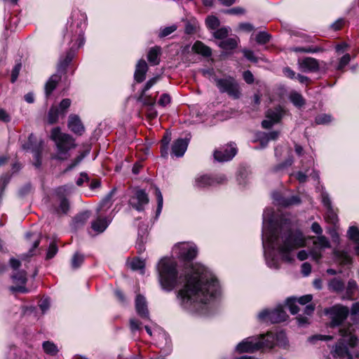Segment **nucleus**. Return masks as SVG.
<instances>
[{
    "label": "nucleus",
    "instance_id": "obj_1",
    "mask_svg": "<svg viewBox=\"0 0 359 359\" xmlns=\"http://www.w3.org/2000/svg\"><path fill=\"white\" fill-rule=\"evenodd\" d=\"M160 285L164 291L171 292L182 286L177 292L182 309L201 316L210 314V304L220 295L221 287L215 276L201 264H191L184 273H179L177 262L169 257L158 263Z\"/></svg>",
    "mask_w": 359,
    "mask_h": 359
},
{
    "label": "nucleus",
    "instance_id": "obj_2",
    "mask_svg": "<svg viewBox=\"0 0 359 359\" xmlns=\"http://www.w3.org/2000/svg\"><path fill=\"white\" fill-rule=\"evenodd\" d=\"M262 239L266 263L274 269L280 267V259L287 263L292 262V252L306 245L302 231L294 229L288 218L276 219L272 208L264 210Z\"/></svg>",
    "mask_w": 359,
    "mask_h": 359
},
{
    "label": "nucleus",
    "instance_id": "obj_3",
    "mask_svg": "<svg viewBox=\"0 0 359 359\" xmlns=\"http://www.w3.org/2000/svg\"><path fill=\"white\" fill-rule=\"evenodd\" d=\"M87 15L79 10H74L68 20L64 39L70 46L65 56H61L57 73H65L66 68L74 58L76 51L85 43L84 31L86 27Z\"/></svg>",
    "mask_w": 359,
    "mask_h": 359
},
{
    "label": "nucleus",
    "instance_id": "obj_4",
    "mask_svg": "<svg viewBox=\"0 0 359 359\" xmlns=\"http://www.w3.org/2000/svg\"><path fill=\"white\" fill-rule=\"evenodd\" d=\"M351 318L353 321V325H342L339 327V339L332 351L335 358L353 359V356L348 352V346L354 347L358 341L355 332V328L359 327V302L353 304Z\"/></svg>",
    "mask_w": 359,
    "mask_h": 359
},
{
    "label": "nucleus",
    "instance_id": "obj_5",
    "mask_svg": "<svg viewBox=\"0 0 359 359\" xmlns=\"http://www.w3.org/2000/svg\"><path fill=\"white\" fill-rule=\"evenodd\" d=\"M50 139L55 142L57 147L53 158L62 161L67 159L69 150L76 146L74 139L70 135L62 133L58 127L51 130Z\"/></svg>",
    "mask_w": 359,
    "mask_h": 359
},
{
    "label": "nucleus",
    "instance_id": "obj_6",
    "mask_svg": "<svg viewBox=\"0 0 359 359\" xmlns=\"http://www.w3.org/2000/svg\"><path fill=\"white\" fill-rule=\"evenodd\" d=\"M274 337L269 334L266 338L264 335L252 336L244 339L236 347L238 353H252L262 348L273 347Z\"/></svg>",
    "mask_w": 359,
    "mask_h": 359
},
{
    "label": "nucleus",
    "instance_id": "obj_7",
    "mask_svg": "<svg viewBox=\"0 0 359 359\" xmlns=\"http://www.w3.org/2000/svg\"><path fill=\"white\" fill-rule=\"evenodd\" d=\"M311 231L318 235L313 241V247L310 250L312 259L318 262L322 257V250L330 248V243L327 237L322 235L323 229L318 222L311 224Z\"/></svg>",
    "mask_w": 359,
    "mask_h": 359
},
{
    "label": "nucleus",
    "instance_id": "obj_8",
    "mask_svg": "<svg viewBox=\"0 0 359 359\" xmlns=\"http://www.w3.org/2000/svg\"><path fill=\"white\" fill-rule=\"evenodd\" d=\"M213 79L221 93H226L233 99H238L241 97L240 86L234 77L231 76H225L223 78L214 76Z\"/></svg>",
    "mask_w": 359,
    "mask_h": 359
},
{
    "label": "nucleus",
    "instance_id": "obj_9",
    "mask_svg": "<svg viewBox=\"0 0 359 359\" xmlns=\"http://www.w3.org/2000/svg\"><path fill=\"white\" fill-rule=\"evenodd\" d=\"M351 247L348 245L345 249H334L332 251V262L337 266L340 267L339 270L334 269H327L326 272L327 274L334 276L337 273H341V268L344 266H348L352 264V258L349 255Z\"/></svg>",
    "mask_w": 359,
    "mask_h": 359
},
{
    "label": "nucleus",
    "instance_id": "obj_10",
    "mask_svg": "<svg viewBox=\"0 0 359 359\" xmlns=\"http://www.w3.org/2000/svg\"><path fill=\"white\" fill-rule=\"evenodd\" d=\"M227 178L224 174L201 175L195 177L194 187L197 189H205L226 183Z\"/></svg>",
    "mask_w": 359,
    "mask_h": 359
},
{
    "label": "nucleus",
    "instance_id": "obj_11",
    "mask_svg": "<svg viewBox=\"0 0 359 359\" xmlns=\"http://www.w3.org/2000/svg\"><path fill=\"white\" fill-rule=\"evenodd\" d=\"M173 253L180 259L189 262L194 259L198 254V248L193 243H179L172 248Z\"/></svg>",
    "mask_w": 359,
    "mask_h": 359
},
{
    "label": "nucleus",
    "instance_id": "obj_12",
    "mask_svg": "<svg viewBox=\"0 0 359 359\" xmlns=\"http://www.w3.org/2000/svg\"><path fill=\"white\" fill-rule=\"evenodd\" d=\"M257 318L262 322L279 323L285 321L288 316L282 306H278L271 311L269 309L262 310L257 315Z\"/></svg>",
    "mask_w": 359,
    "mask_h": 359
},
{
    "label": "nucleus",
    "instance_id": "obj_13",
    "mask_svg": "<svg viewBox=\"0 0 359 359\" xmlns=\"http://www.w3.org/2000/svg\"><path fill=\"white\" fill-rule=\"evenodd\" d=\"M325 312L330 316L331 319L330 327L334 328L341 325V323L348 316L349 310L346 306H334L331 308L326 309Z\"/></svg>",
    "mask_w": 359,
    "mask_h": 359
},
{
    "label": "nucleus",
    "instance_id": "obj_14",
    "mask_svg": "<svg viewBox=\"0 0 359 359\" xmlns=\"http://www.w3.org/2000/svg\"><path fill=\"white\" fill-rule=\"evenodd\" d=\"M43 141L40 140L39 142L36 137L34 134H30L28 137V142L22 145L25 150H30L34 154V165L36 168H40L41 165V154L43 149Z\"/></svg>",
    "mask_w": 359,
    "mask_h": 359
},
{
    "label": "nucleus",
    "instance_id": "obj_15",
    "mask_svg": "<svg viewBox=\"0 0 359 359\" xmlns=\"http://www.w3.org/2000/svg\"><path fill=\"white\" fill-rule=\"evenodd\" d=\"M148 203V195L143 189L135 190L128 201L129 205L138 212L143 211Z\"/></svg>",
    "mask_w": 359,
    "mask_h": 359
},
{
    "label": "nucleus",
    "instance_id": "obj_16",
    "mask_svg": "<svg viewBox=\"0 0 359 359\" xmlns=\"http://www.w3.org/2000/svg\"><path fill=\"white\" fill-rule=\"evenodd\" d=\"M237 149L235 144H226L219 147L214 151V158L218 162L231 160L236 154Z\"/></svg>",
    "mask_w": 359,
    "mask_h": 359
},
{
    "label": "nucleus",
    "instance_id": "obj_17",
    "mask_svg": "<svg viewBox=\"0 0 359 359\" xmlns=\"http://www.w3.org/2000/svg\"><path fill=\"white\" fill-rule=\"evenodd\" d=\"M113 212L114 210H111L108 215H98L97 219L91 223L93 231L98 233L104 232L113 219L114 216Z\"/></svg>",
    "mask_w": 359,
    "mask_h": 359
},
{
    "label": "nucleus",
    "instance_id": "obj_18",
    "mask_svg": "<svg viewBox=\"0 0 359 359\" xmlns=\"http://www.w3.org/2000/svg\"><path fill=\"white\" fill-rule=\"evenodd\" d=\"M158 347L164 355H168L172 351V344L170 337L164 331H159L156 336Z\"/></svg>",
    "mask_w": 359,
    "mask_h": 359
},
{
    "label": "nucleus",
    "instance_id": "obj_19",
    "mask_svg": "<svg viewBox=\"0 0 359 359\" xmlns=\"http://www.w3.org/2000/svg\"><path fill=\"white\" fill-rule=\"evenodd\" d=\"M11 278L14 283L20 285L19 286H11L9 289L11 292H27V290L24 286L27 281V273L25 271L22 270L17 271L13 275H12Z\"/></svg>",
    "mask_w": 359,
    "mask_h": 359
},
{
    "label": "nucleus",
    "instance_id": "obj_20",
    "mask_svg": "<svg viewBox=\"0 0 359 359\" xmlns=\"http://www.w3.org/2000/svg\"><path fill=\"white\" fill-rule=\"evenodd\" d=\"M191 135L189 134L185 138L176 140L172 145V154L176 157H182L187 149Z\"/></svg>",
    "mask_w": 359,
    "mask_h": 359
},
{
    "label": "nucleus",
    "instance_id": "obj_21",
    "mask_svg": "<svg viewBox=\"0 0 359 359\" xmlns=\"http://www.w3.org/2000/svg\"><path fill=\"white\" fill-rule=\"evenodd\" d=\"M274 203L280 206L287 207L292 205H297L301 203L300 198L298 196H292L290 197H283L278 192H274L272 194Z\"/></svg>",
    "mask_w": 359,
    "mask_h": 359
},
{
    "label": "nucleus",
    "instance_id": "obj_22",
    "mask_svg": "<svg viewBox=\"0 0 359 359\" xmlns=\"http://www.w3.org/2000/svg\"><path fill=\"white\" fill-rule=\"evenodd\" d=\"M299 67L304 72H316L319 69L318 61L313 57H305L298 60Z\"/></svg>",
    "mask_w": 359,
    "mask_h": 359
},
{
    "label": "nucleus",
    "instance_id": "obj_23",
    "mask_svg": "<svg viewBox=\"0 0 359 359\" xmlns=\"http://www.w3.org/2000/svg\"><path fill=\"white\" fill-rule=\"evenodd\" d=\"M116 189H111L109 194L102 200L99 206L97 208V212L98 215H108L107 214L109 210L111 208L113 205V196L116 193Z\"/></svg>",
    "mask_w": 359,
    "mask_h": 359
},
{
    "label": "nucleus",
    "instance_id": "obj_24",
    "mask_svg": "<svg viewBox=\"0 0 359 359\" xmlns=\"http://www.w3.org/2000/svg\"><path fill=\"white\" fill-rule=\"evenodd\" d=\"M135 310L137 315L142 319L149 320V312L147 308V303L141 294H138L135 299Z\"/></svg>",
    "mask_w": 359,
    "mask_h": 359
},
{
    "label": "nucleus",
    "instance_id": "obj_25",
    "mask_svg": "<svg viewBox=\"0 0 359 359\" xmlns=\"http://www.w3.org/2000/svg\"><path fill=\"white\" fill-rule=\"evenodd\" d=\"M68 127L71 131L79 135H81L85 130L79 116L75 114H71L69 116Z\"/></svg>",
    "mask_w": 359,
    "mask_h": 359
},
{
    "label": "nucleus",
    "instance_id": "obj_26",
    "mask_svg": "<svg viewBox=\"0 0 359 359\" xmlns=\"http://www.w3.org/2000/svg\"><path fill=\"white\" fill-rule=\"evenodd\" d=\"M147 70L148 66L145 60H140L136 65L134 74L135 80L138 83L142 82L145 79Z\"/></svg>",
    "mask_w": 359,
    "mask_h": 359
},
{
    "label": "nucleus",
    "instance_id": "obj_27",
    "mask_svg": "<svg viewBox=\"0 0 359 359\" xmlns=\"http://www.w3.org/2000/svg\"><path fill=\"white\" fill-rule=\"evenodd\" d=\"M347 236L351 242L354 244V250L355 254H359V229L355 226H350Z\"/></svg>",
    "mask_w": 359,
    "mask_h": 359
},
{
    "label": "nucleus",
    "instance_id": "obj_28",
    "mask_svg": "<svg viewBox=\"0 0 359 359\" xmlns=\"http://www.w3.org/2000/svg\"><path fill=\"white\" fill-rule=\"evenodd\" d=\"M285 114V110L282 107H277L274 109H269L266 112V118L271 119L273 123H278Z\"/></svg>",
    "mask_w": 359,
    "mask_h": 359
},
{
    "label": "nucleus",
    "instance_id": "obj_29",
    "mask_svg": "<svg viewBox=\"0 0 359 359\" xmlns=\"http://www.w3.org/2000/svg\"><path fill=\"white\" fill-rule=\"evenodd\" d=\"M192 50L197 54L201 55L203 57H208L212 55V49L201 41H196L194 43Z\"/></svg>",
    "mask_w": 359,
    "mask_h": 359
},
{
    "label": "nucleus",
    "instance_id": "obj_30",
    "mask_svg": "<svg viewBox=\"0 0 359 359\" xmlns=\"http://www.w3.org/2000/svg\"><path fill=\"white\" fill-rule=\"evenodd\" d=\"M61 79V76L57 74L52 75L47 81L45 85V94L48 97L52 92L56 88L59 81Z\"/></svg>",
    "mask_w": 359,
    "mask_h": 359
},
{
    "label": "nucleus",
    "instance_id": "obj_31",
    "mask_svg": "<svg viewBox=\"0 0 359 359\" xmlns=\"http://www.w3.org/2000/svg\"><path fill=\"white\" fill-rule=\"evenodd\" d=\"M351 55L348 53H346L341 57L339 59L338 62L332 60L330 65L337 71H343L344 67L350 62Z\"/></svg>",
    "mask_w": 359,
    "mask_h": 359
},
{
    "label": "nucleus",
    "instance_id": "obj_32",
    "mask_svg": "<svg viewBox=\"0 0 359 359\" xmlns=\"http://www.w3.org/2000/svg\"><path fill=\"white\" fill-rule=\"evenodd\" d=\"M272 335L274 337L273 346L277 344L280 346H285L287 344V339L285 333L283 331L278 332L276 335H273L271 332H268L264 337H266L268 335Z\"/></svg>",
    "mask_w": 359,
    "mask_h": 359
},
{
    "label": "nucleus",
    "instance_id": "obj_33",
    "mask_svg": "<svg viewBox=\"0 0 359 359\" xmlns=\"http://www.w3.org/2000/svg\"><path fill=\"white\" fill-rule=\"evenodd\" d=\"M344 283L340 278H334L328 283L329 290L333 292H341L344 290Z\"/></svg>",
    "mask_w": 359,
    "mask_h": 359
},
{
    "label": "nucleus",
    "instance_id": "obj_34",
    "mask_svg": "<svg viewBox=\"0 0 359 359\" xmlns=\"http://www.w3.org/2000/svg\"><path fill=\"white\" fill-rule=\"evenodd\" d=\"M238 42V38H227L221 41L218 46L224 50H233L237 47Z\"/></svg>",
    "mask_w": 359,
    "mask_h": 359
},
{
    "label": "nucleus",
    "instance_id": "obj_35",
    "mask_svg": "<svg viewBox=\"0 0 359 359\" xmlns=\"http://www.w3.org/2000/svg\"><path fill=\"white\" fill-rule=\"evenodd\" d=\"M161 53L160 47H154L149 50L147 59L150 64L153 65H158L159 63V55Z\"/></svg>",
    "mask_w": 359,
    "mask_h": 359
},
{
    "label": "nucleus",
    "instance_id": "obj_36",
    "mask_svg": "<svg viewBox=\"0 0 359 359\" xmlns=\"http://www.w3.org/2000/svg\"><path fill=\"white\" fill-rule=\"evenodd\" d=\"M8 357L10 359H28L29 358L26 352L22 353L15 346H10Z\"/></svg>",
    "mask_w": 359,
    "mask_h": 359
},
{
    "label": "nucleus",
    "instance_id": "obj_37",
    "mask_svg": "<svg viewBox=\"0 0 359 359\" xmlns=\"http://www.w3.org/2000/svg\"><path fill=\"white\" fill-rule=\"evenodd\" d=\"M171 140V133L166 132L163 139L161 140V156L164 158L168 156V145Z\"/></svg>",
    "mask_w": 359,
    "mask_h": 359
},
{
    "label": "nucleus",
    "instance_id": "obj_38",
    "mask_svg": "<svg viewBox=\"0 0 359 359\" xmlns=\"http://www.w3.org/2000/svg\"><path fill=\"white\" fill-rule=\"evenodd\" d=\"M291 51L296 53H316L323 51V48L318 46H308V47H291L290 48Z\"/></svg>",
    "mask_w": 359,
    "mask_h": 359
},
{
    "label": "nucleus",
    "instance_id": "obj_39",
    "mask_svg": "<svg viewBox=\"0 0 359 359\" xmlns=\"http://www.w3.org/2000/svg\"><path fill=\"white\" fill-rule=\"evenodd\" d=\"M205 24L208 29L213 32L220 25V21L217 17L215 15H209L205 19Z\"/></svg>",
    "mask_w": 359,
    "mask_h": 359
},
{
    "label": "nucleus",
    "instance_id": "obj_40",
    "mask_svg": "<svg viewBox=\"0 0 359 359\" xmlns=\"http://www.w3.org/2000/svg\"><path fill=\"white\" fill-rule=\"evenodd\" d=\"M230 31L231 28L229 27H222L217 28L212 33L215 39L224 40L226 38Z\"/></svg>",
    "mask_w": 359,
    "mask_h": 359
},
{
    "label": "nucleus",
    "instance_id": "obj_41",
    "mask_svg": "<svg viewBox=\"0 0 359 359\" xmlns=\"http://www.w3.org/2000/svg\"><path fill=\"white\" fill-rule=\"evenodd\" d=\"M42 346L44 352L50 355H55L59 351L57 346L49 341H44Z\"/></svg>",
    "mask_w": 359,
    "mask_h": 359
},
{
    "label": "nucleus",
    "instance_id": "obj_42",
    "mask_svg": "<svg viewBox=\"0 0 359 359\" xmlns=\"http://www.w3.org/2000/svg\"><path fill=\"white\" fill-rule=\"evenodd\" d=\"M290 100L294 106L299 108L303 107L305 104V100L302 95L297 92L290 94Z\"/></svg>",
    "mask_w": 359,
    "mask_h": 359
},
{
    "label": "nucleus",
    "instance_id": "obj_43",
    "mask_svg": "<svg viewBox=\"0 0 359 359\" xmlns=\"http://www.w3.org/2000/svg\"><path fill=\"white\" fill-rule=\"evenodd\" d=\"M130 266L133 271L140 270L142 274L144 273L145 262L143 259H133L130 263Z\"/></svg>",
    "mask_w": 359,
    "mask_h": 359
},
{
    "label": "nucleus",
    "instance_id": "obj_44",
    "mask_svg": "<svg viewBox=\"0 0 359 359\" xmlns=\"http://www.w3.org/2000/svg\"><path fill=\"white\" fill-rule=\"evenodd\" d=\"M84 261V255L79 252H75L71 260V266L73 269L79 268Z\"/></svg>",
    "mask_w": 359,
    "mask_h": 359
},
{
    "label": "nucleus",
    "instance_id": "obj_45",
    "mask_svg": "<svg viewBox=\"0 0 359 359\" xmlns=\"http://www.w3.org/2000/svg\"><path fill=\"white\" fill-rule=\"evenodd\" d=\"M90 215L89 211H85L77 215L74 219L76 226L79 227L83 225L90 217Z\"/></svg>",
    "mask_w": 359,
    "mask_h": 359
},
{
    "label": "nucleus",
    "instance_id": "obj_46",
    "mask_svg": "<svg viewBox=\"0 0 359 359\" xmlns=\"http://www.w3.org/2000/svg\"><path fill=\"white\" fill-rule=\"evenodd\" d=\"M137 101L141 102L144 106H149L152 107L156 100L149 96L146 95V93L141 92L137 97Z\"/></svg>",
    "mask_w": 359,
    "mask_h": 359
},
{
    "label": "nucleus",
    "instance_id": "obj_47",
    "mask_svg": "<svg viewBox=\"0 0 359 359\" xmlns=\"http://www.w3.org/2000/svg\"><path fill=\"white\" fill-rule=\"evenodd\" d=\"M69 209V203L67 198H62L60 201V205L55 208V212L57 214H67Z\"/></svg>",
    "mask_w": 359,
    "mask_h": 359
},
{
    "label": "nucleus",
    "instance_id": "obj_48",
    "mask_svg": "<svg viewBox=\"0 0 359 359\" xmlns=\"http://www.w3.org/2000/svg\"><path fill=\"white\" fill-rule=\"evenodd\" d=\"M297 298L294 297H289L286 299V305L287 306L290 313L293 315L299 311L298 306L296 304Z\"/></svg>",
    "mask_w": 359,
    "mask_h": 359
},
{
    "label": "nucleus",
    "instance_id": "obj_49",
    "mask_svg": "<svg viewBox=\"0 0 359 359\" xmlns=\"http://www.w3.org/2000/svg\"><path fill=\"white\" fill-rule=\"evenodd\" d=\"M256 140L260 142V147H257V149L265 148L269 142L265 132H257L256 133Z\"/></svg>",
    "mask_w": 359,
    "mask_h": 359
},
{
    "label": "nucleus",
    "instance_id": "obj_50",
    "mask_svg": "<svg viewBox=\"0 0 359 359\" xmlns=\"http://www.w3.org/2000/svg\"><path fill=\"white\" fill-rule=\"evenodd\" d=\"M156 196L157 199V208L156 211V219H158L159 215H161V212L162 211L163 208V195L158 188H156Z\"/></svg>",
    "mask_w": 359,
    "mask_h": 359
},
{
    "label": "nucleus",
    "instance_id": "obj_51",
    "mask_svg": "<svg viewBox=\"0 0 359 359\" xmlns=\"http://www.w3.org/2000/svg\"><path fill=\"white\" fill-rule=\"evenodd\" d=\"M61 114L59 109L56 107H51L48 111V123L50 124L55 123L57 122L59 114Z\"/></svg>",
    "mask_w": 359,
    "mask_h": 359
},
{
    "label": "nucleus",
    "instance_id": "obj_52",
    "mask_svg": "<svg viewBox=\"0 0 359 359\" xmlns=\"http://www.w3.org/2000/svg\"><path fill=\"white\" fill-rule=\"evenodd\" d=\"M271 35L266 32H259L256 35L255 40L259 44H266L271 39Z\"/></svg>",
    "mask_w": 359,
    "mask_h": 359
},
{
    "label": "nucleus",
    "instance_id": "obj_53",
    "mask_svg": "<svg viewBox=\"0 0 359 359\" xmlns=\"http://www.w3.org/2000/svg\"><path fill=\"white\" fill-rule=\"evenodd\" d=\"M332 121V116L329 114H321L315 118V123L317 125H325Z\"/></svg>",
    "mask_w": 359,
    "mask_h": 359
},
{
    "label": "nucleus",
    "instance_id": "obj_54",
    "mask_svg": "<svg viewBox=\"0 0 359 359\" xmlns=\"http://www.w3.org/2000/svg\"><path fill=\"white\" fill-rule=\"evenodd\" d=\"M321 201L324 207L326 208V210H331V208H332V206L330 196L323 188L322 189L321 191Z\"/></svg>",
    "mask_w": 359,
    "mask_h": 359
},
{
    "label": "nucleus",
    "instance_id": "obj_55",
    "mask_svg": "<svg viewBox=\"0 0 359 359\" xmlns=\"http://www.w3.org/2000/svg\"><path fill=\"white\" fill-rule=\"evenodd\" d=\"M294 161L292 156H289L283 163L278 164L273 168L274 172H279L283 170L293 163Z\"/></svg>",
    "mask_w": 359,
    "mask_h": 359
},
{
    "label": "nucleus",
    "instance_id": "obj_56",
    "mask_svg": "<svg viewBox=\"0 0 359 359\" xmlns=\"http://www.w3.org/2000/svg\"><path fill=\"white\" fill-rule=\"evenodd\" d=\"M57 252H58V248L57 246V244L55 242H52L50 244L48 249L47 250L46 259H52L53 257H55V255L57 253Z\"/></svg>",
    "mask_w": 359,
    "mask_h": 359
},
{
    "label": "nucleus",
    "instance_id": "obj_57",
    "mask_svg": "<svg viewBox=\"0 0 359 359\" xmlns=\"http://www.w3.org/2000/svg\"><path fill=\"white\" fill-rule=\"evenodd\" d=\"M177 27L175 25L164 27L161 29L158 36L161 38L165 37L170 35V34L173 33L177 29Z\"/></svg>",
    "mask_w": 359,
    "mask_h": 359
},
{
    "label": "nucleus",
    "instance_id": "obj_58",
    "mask_svg": "<svg viewBox=\"0 0 359 359\" xmlns=\"http://www.w3.org/2000/svg\"><path fill=\"white\" fill-rule=\"evenodd\" d=\"M145 238L144 236L140 234V231L138 232V237L136 243V248L140 253L145 250L144 243H146Z\"/></svg>",
    "mask_w": 359,
    "mask_h": 359
},
{
    "label": "nucleus",
    "instance_id": "obj_59",
    "mask_svg": "<svg viewBox=\"0 0 359 359\" xmlns=\"http://www.w3.org/2000/svg\"><path fill=\"white\" fill-rule=\"evenodd\" d=\"M170 101H171L170 96L167 93H163V95H161V96L158 102V104L160 106L165 107L170 103Z\"/></svg>",
    "mask_w": 359,
    "mask_h": 359
},
{
    "label": "nucleus",
    "instance_id": "obj_60",
    "mask_svg": "<svg viewBox=\"0 0 359 359\" xmlns=\"http://www.w3.org/2000/svg\"><path fill=\"white\" fill-rule=\"evenodd\" d=\"M22 65L20 63L16 64L11 72V82L15 83L19 76L20 71L21 69Z\"/></svg>",
    "mask_w": 359,
    "mask_h": 359
},
{
    "label": "nucleus",
    "instance_id": "obj_61",
    "mask_svg": "<svg viewBox=\"0 0 359 359\" xmlns=\"http://www.w3.org/2000/svg\"><path fill=\"white\" fill-rule=\"evenodd\" d=\"M71 100L68 98L63 99L59 104V111L61 114H65L66 110L70 107Z\"/></svg>",
    "mask_w": 359,
    "mask_h": 359
},
{
    "label": "nucleus",
    "instance_id": "obj_62",
    "mask_svg": "<svg viewBox=\"0 0 359 359\" xmlns=\"http://www.w3.org/2000/svg\"><path fill=\"white\" fill-rule=\"evenodd\" d=\"M159 79L158 76H155L151 79H150L149 81H147L145 83L144 88H142L141 92L146 93L147 90H149L154 84L156 83L158 80Z\"/></svg>",
    "mask_w": 359,
    "mask_h": 359
},
{
    "label": "nucleus",
    "instance_id": "obj_63",
    "mask_svg": "<svg viewBox=\"0 0 359 359\" xmlns=\"http://www.w3.org/2000/svg\"><path fill=\"white\" fill-rule=\"evenodd\" d=\"M50 302L49 298H44L42 299L40 301V303L39 304L40 309L41 310L42 313H44L46 311H47L50 308Z\"/></svg>",
    "mask_w": 359,
    "mask_h": 359
},
{
    "label": "nucleus",
    "instance_id": "obj_64",
    "mask_svg": "<svg viewBox=\"0 0 359 359\" xmlns=\"http://www.w3.org/2000/svg\"><path fill=\"white\" fill-rule=\"evenodd\" d=\"M345 22L346 21L344 18H340L337 19L335 22H334L330 27L333 30L337 31L339 30L344 26Z\"/></svg>",
    "mask_w": 359,
    "mask_h": 359
}]
</instances>
